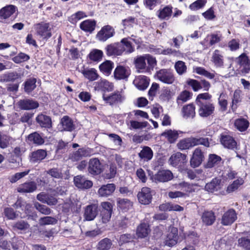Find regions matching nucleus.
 <instances>
[{
  "instance_id": "nucleus-1",
  "label": "nucleus",
  "mask_w": 250,
  "mask_h": 250,
  "mask_svg": "<svg viewBox=\"0 0 250 250\" xmlns=\"http://www.w3.org/2000/svg\"><path fill=\"white\" fill-rule=\"evenodd\" d=\"M199 145L208 147L209 143L208 139L205 138H188L180 140L177 143V146L180 150H185Z\"/></svg>"
},
{
  "instance_id": "nucleus-2",
  "label": "nucleus",
  "mask_w": 250,
  "mask_h": 250,
  "mask_svg": "<svg viewBox=\"0 0 250 250\" xmlns=\"http://www.w3.org/2000/svg\"><path fill=\"white\" fill-rule=\"evenodd\" d=\"M146 61L148 65L151 67L156 61L155 58L149 54L139 56L135 59V66L138 72H142L145 70L146 67Z\"/></svg>"
},
{
  "instance_id": "nucleus-3",
  "label": "nucleus",
  "mask_w": 250,
  "mask_h": 250,
  "mask_svg": "<svg viewBox=\"0 0 250 250\" xmlns=\"http://www.w3.org/2000/svg\"><path fill=\"white\" fill-rule=\"evenodd\" d=\"M238 67L237 71L243 74H248L250 71V59L245 53H242L234 60Z\"/></svg>"
},
{
  "instance_id": "nucleus-4",
  "label": "nucleus",
  "mask_w": 250,
  "mask_h": 250,
  "mask_svg": "<svg viewBox=\"0 0 250 250\" xmlns=\"http://www.w3.org/2000/svg\"><path fill=\"white\" fill-rule=\"evenodd\" d=\"M104 101L109 105H116L125 100V96L122 91H116L110 94H103Z\"/></svg>"
},
{
  "instance_id": "nucleus-5",
  "label": "nucleus",
  "mask_w": 250,
  "mask_h": 250,
  "mask_svg": "<svg viewBox=\"0 0 250 250\" xmlns=\"http://www.w3.org/2000/svg\"><path fill=\"white\" fill-rule=\"evenodd\" d=\"M34 28L36 31L37 35L42 39L47 40L51 36V28L48 23L41 22L35 24Z\"/></svg>"
},
{
  "instance_id": "nucleus-6",
  "label": "nucleus",
  "mask_w": 250,
  "mask_h": 250,
  "mask_svg": "<svg viewBox=\"0 0 250 250\" xmlns=\"http://www.w3.org/2000/svg\"><path fill=\"white\" fill-rule=\"evenodd\" d=\"M102 210L101 216L104 223H107L110 219L112 213L113 206L108 202H103L101 203Z\"/></svg>"
},
{
  "instance_id": "nucleus-7",
  "label": "nucleus",
  "mask_w": 250,
  "mask_h": 250,
  "mask_svg": "<svg viewBox=\"0 0 250 250\" xmlns=\"http://www.w3.org/2000/svg\"><path fill=\"white\" fill-rule=\"evenodd\" d=\"M115 34L114 29L110 25L103 26L98 32L96 38L99 41L105 42L109 38L113 37Z\"/></svg>"
},
{
  "instance_id": "nucleus-8",
  "label": "nucleus",
  "mask_w": 250,
  "mask_h": 250,
  "mask_svg": "<svg viewBox=\"0 0 250 250\" xmlns=\"http://www.w3.org/2000/svg\"><path fill=\"white\" fill-rule=\"evenodd\" d=\"M199 115L202 117H207L212 115L215 109L214 105L211 103H201L197 104Z\"/></svg>"
},
{
  "instance_id": "nucleus-9",
  "label": "nucleus",
  "mask_w": 250,
  "mask_h": 250,
  "mask_svg": "<svg viewBox=\"0 0 250 250\" xmlns=\"http://www.w3.org/2000/svg\"><path fill=\"white\" fill-rule=\"evenodd\" d=\"M178 238L177 228L174 227H170L164 243L166 246L172 247L177 243Z\"/></svg>"
},
{
  "instance_id": "nucleus-10",
  "label": "nucleus",
  "mask_w": 250,
  "mask_h": 250,
  "mask_svg": "<svg viewBox=\"0 0 250 250\" xmlns=\"http://www.w3.org/2000/svg\"><path fill=\"white\" fill-rule=\"evenodd\" d=\"M139 202L144 205H148L152 200L150 189L147 187L143 188L137 195Z\"/></svg>"
},
{
  "instance_id": "nucleus-11",
  "label": "nucleus",
  "mask_w": 250,
  "mask_h": 250,
  "mask_svg": "<svg viewBox=\"0 0 250 250\" xmlns=\"http://www.w3.org/2000/svg\"><path fill=\"white\" fill-rule=\"evenodd\" d=\"M187 161L186 155L179 152L173 154L168 160L169 165L174 167L181 166Z\"/></svg>"
},
{
  "instance_id": "nucleus-12",
  "label": "nucleus",
  "mask_w": 250,
  "mask_h": 250,
  "mask_svg": "<svg viewBox=\"0 0 250 250\" xmlns=\"http://www.w3.org/2000/svg\"><path fill=\"white\" fill-rule=\"evenodd\" d=\"M157 78L162 82L171 84L174 81V77L172 72L168 69H162L157 72Z\"/></svg>"
},
{
  "instance_id": "nucleus-13",
  "label": "nucleus",
  "mask_w": 250,
  "mask_h": 250,
  "mask_svg": "<svg viewBox=\"0 0 250 250\" xmlns=\"http://www.w3.org/2000/svg\"><path fill=\"white\" fill-rule=\"evenodd\" d=\"M103 170V167L97 158L90 160L88 166V171L93 175L100 174Z\"/></svg>"
},
{
  "instance_id": "nucleus-14",
  "label": "nucleus",
  "mask_w": 250,
  "mask_h": 250,
  "mask_svg": "<svg viewBox=\"0 0 250 250\" xmlns=\"http://www.w3.org/2000/svg\"><path fill=\"white\" fill-rule=\"evenodd\" d=\"M237 219L235 211L230 209L225 212L222 216L221 224L224 226H229L232 224Z\"/></svg>"
},
{
  "instance_id": "nucleus-15",
  "label": "nucleus",
  "mask_w": 250,
  "mask_h": 250,
  "mask_svg": "<svg viewBox=\"0 0 250 250\" xmlns=\"http://www.w3.org/2000/svg\"><path fill=\"white\" fill-rule=\"evenodd\" d=\"M16 7L13 5H8L0 9V21L5 22L16 11Z\"/></svg>"
},
{
  "instance_id": "nucleus-16",
  "label": "nucleus",
  "mask_w": 250,
  "mask_h": 250,
  "mask_svg": "<svg viewBox=\"0 0 250 250\" xmlns=\"http://www.w3.org/2000/svg\"><path fill=\"white\" fill-rule=\"evenodd\" d=\"M204 155L201 150L199 148H196L190 159V165L192 167H199L204 160Z\"/></svg>"
},
{
  "instance_id": "nucleus-17",
  "label": "nucleus",
  "mask_w": 250,
  "mask_h": 250,
  "mask_svg": "<svg viewBox=\"0 0 250 250\" xmlns=\"http://www.w3.org/2000/svg\"><path fill=\"white\" fill-rule=\"evenodd\" d=\"M14 207L16 209L21 208L22 210H23L24 208L25 213L27 216H29V218H30L32 220H35L37 217L36 214H31L32 206L29 204H26L24 202L22 203L21 201L18 200L14 205Z\"/></svg>"
},
{
  "instance_id": "nucleus-18",
  "label": "nucleus",
  "mask_w": 250,
  "mask_h": 250,
  "mask_svg": "<svg viewBox=\"0 0 250 250\" xmlns=\"http://www.w3.org/2000/svg\"><path fill=\"white\" fill-rule=\"evenodd\" d=\"M74 182L75 185L79 188L87 189L92 187L93 183L92 181L87 180L83 176L78 175L74 177Z\"/></svg>"
},
{
  "instance_id": "nucleus-19",
  "label": "nucleus",
  "mask_w": 250,
  "mask_h": 250,
  "mask_svg": "<svg viewBox=\"0 0 250 250\" xmlns=\"http://www.w3.org/2000/svg\"><path fill=\"white\" fill-rule=\"evenodd\" d=\"M115 188L116 187L114 184L103 185L98 189L97 194L100 197H107L114 192Z\"/></svg>"
},
{
  "instance_id": "nucleus-20",
  "label": "nucleus",
  "mask_w": 250,
  "mask_h": 250,
  "mask_svg": "<svg viewBox=\"0 0 250 250\" xmlns=\"http://www.w3.org/2000/svg\"><path fill=\"white\" fill-rule=\"evenodd\" d=\"M98 214V205L92 204L87 206L84 211V217L87 221H92L94 219Z\"/></svg>"
},
{
  "instance_id": "nucleus-21",
  "label": "nucleus",
  "mask_w": 250,
  "mask_h": 250,
  "mask_svg": "<svg viewBox=\"0 0 250 250\" xmlns=\"http://www.w3.org/2000/svg\"><path fill=\"white\" fill-rule=\"evenodd\" d=\"M92 150L89 148H82L74 152L71 156V159L74 161H77L83 157L90 156Z\"/></svg>"
},
{
  "instance_id": "nucleus-22",
  "label": "nucleus",
  "mask_w": 250,
  "mask_h": 250,
  "mask_svg": "<svg viewBox=\"0 0 250 250\" xmlns=\"http://www.w3.org/2000/svg\"><path fill=\"white\" fill-rule=\"evenodd\" d=\"M37 123L42 127L50 128L52 127L51 118L46 115L40 114L36 118Z\"/></svg>"
},
{
  "instance_id": "nucleus-23",
  "label": "nucleus",
  "mask_w": 250,
  "mask_h": 250,
  "mask_svg": "<svg viewBox=\"0 0 250 250\" xmlns=\"http://www.w3.org/2000/svg\"><path fill=\"white\" fill-rule=\"evenodd\" d=\"M220 141L221 144L226 148L233 149L236 146V142L233 137L228 135H222Z\"/></svg>"
},
{
  "instance_id": "nucleus-24",
  "label": "nucleus",
  "mask_w": 250,
  "mask_h": 250,
  "mask_svg": "<svg viewBox=\"0 0 250 250\" xmlns=\"http://www.w3.org/2000/svg\"><path fill=\"white\" fill-rule=\"evenodd\" d=\"M37 185L34 182H26L19 186L17 191L20 193H31L36 190Z\"/></svg>"
},
{
  "instance_id": "nucleus-25",
  "label": "nucleus",
  "mask_w": 250,
  "mask_h": 250,
  "mask_svg": "<svg viewBox=\"0 0 250 250\" xmlns=\"http://www.w3.org/2000/svg\"><path fill=\"white\" fill-rule=\"evenodd\" d=\"M130 75V70L128 68L123 66H117L114 72V77L117 80L125 79Z\"/></svg>"
},
{
  "instance_id": "nucleus-26",
  "label": "nucleus",
  "mask_w": 250,
  "mask_h": 250,
  "mask_svg": "<svg viewBox=\"0 0 250 250\" xmlns=\"http://www.w3.org/2000/svg\"><path fill=\"white\" fill-rule=\"evenodd\" d=\"M19 105L21 109L31 110L37 108L39 106V104L33 100L25 99L20 101Z\"/></svg>"
},
{
  "instance_id": "nucleus-27",
  "label": "nucleus",
  "mask_w": 250,
  "mask_h": 250,
  "mask_svg": "<svg viewBox=\"0 0 250 250\" xmlns=\"http://www.w3.org/2000/svg\"><path fill=\"white\" fill-rule=\"evenodd\" d=\"M37 199L39 201L46 203L49 206L55 205L57 203L56 198L43 192L38 194L37 196Z\"/></svg>"
},
{
  "instance_id": "nucleus-28",
  "label": "nucleus",
  "mask_w": 250,
  "mask_h": 250,
  "mask_svg": "<svg viewBox=\"0 0 250 250\" xmlns=\"http://www.w3.org/2000/svg\"><path fill=\"white\" fill-rule=\"evenodd\" d=\"M133 83L139 90H144L148 87L149 82L146 76H139L135 79Z\"/></svg>"
},
{
  "instance_id": "nucleus-29",
  "label": "nucleus",
  "mask_w": 250,
  "mask_h": 250,
  "mask_svg": "<svg viewBox=\"0 0 250 250\" xmlns=\"http://www.w3.org/2000/svg\"><path fill=\"white\" fill-rule=\"evenodd\" d=\"M150 231L148 224L142 223L137 228L136 235L139 238H145L148 236Z\"/></svg>"
},
{
  "instance_id": "nucleus-30",
  "label": "nucleus",
  "mask_w": 250,
  "mask_h": 250,
  "mask_svg": "<svg viewBox=\"0 0 250 250\" xmlns=\"http://www.w3.org/2000/svg\"><path fill=\"white\" fill-rule=\"evenodd\" d=\"M182 133L180 131L175 130H167L161 134V136L165 137L170 143H174L179 137V134Z\"/></svg>"
},
{
  "instance_id": "nucleus-31",
  "label": "nucleus",
  "mask_w": 250,
  "mask_h": 250,
  "mask_svg": "<svg viewBox=\"0 0 250 250\" xmlns=\"http://www.w3.org/2000/svg\"><path fill=\"white\" fill-rule=\"evenodd\" d=\"M61 124L62 126V130L71 131L75 128L73 121L68 116H64L61 119Z\"/></svg>"
},
{
  "instance_id": "nucleus-32",
  "label": "nucleus",
  "mask_w": 250,
  "mask_h": 250,
  "mask_svg": "<svg viewBox=\"0 0 250 250\" xmlns=\"http://www.w3.org/2000/svg\"><path fill=\"white\" fill-rule=\"evenodd\" d=\"M211 61L217 67H223L224 66V57L219 50H215L212 53Z\"/></svg>"
},
{
  "instance_id": "nucleus-33",
  "label": "nucleus",
  "mask_w": 250,
  "mask_h": 250,
  "mask_svg": "<svg viewBox=\"0 0 250 250\" xmlns=\"http://www.w3.org/2000/svg\"><path fill=\"white\" fill-rule=\"evenodd\" d=\"M222 188L221 180L217 178L213 179L211 181L206 184V189L210 192L217 191Z\"/></svg>"
},
{
  "instance_id": "nucleus-34",
  "label": "nucleus",
  "mask_w": 250,
  "mask_h": 250,
  "mask_svg": "<svg viewBox=\"0 0 250 250\" xmlns=\"http://www.w3.org/2000/svg\"><path fill=\"white\" fill-rule=\"evenodd\" d=\"M107 54L108 55H120L124 52L123 47L118 43L110 44L106 48Z\"/></svg>"
},
{
  "instance_id": "nucleus-35",
  "label": "nucleus",
  "mask_w": 250,
  "mask_h": 250,
  "mask_svg": "<svg viewBox=\"0 0 250 250\" xmlns=\"http://www.w3.org/2000/svg\"><path fill=\"white\" fill-rule=\"evenodd\" d=\"M83 76L90 81H94L97 80L99 75L97 71L94 68L84 69L81 71Z\"/></svg>"
},
{
  "instance_id": "nucleus-36",
  "label": "nucleus",
  "mask_w": 250,
  "mask_h": 250,
  "mask_svg": "<svg viewBox=\"0 0 250 250\" xmlns=\"http://www.w3.org/2000/svg\"><path fill=\"white\" fill-rule=\"evenodd\" d=\"M21 78V75L16 72H11L0 76V82H14Z\"/></svg>"
},
{
  "instance_id": "nucleus-37",
  "label": "nucleus",
  "mask_w": 250,
  "mask_h": 250,
  "mask_svg": "<svg viewBox=\"0 0 250 250\" xmlns=\"http://www.w3.org/2000/svg\"><path fill=\"white\" fill-rule=\"evenodd\" d=\"M117 205L118 208L123 211H126L129 210L133 206L132 202L127 199H117Z\"/></svg>"
},
{
  "instance_id": "nucleus-38",
  "label": "nucleus",
  "mask_w": 250,
  "mask_h": 250,
  "mask_svg": "<svg viewBox=\"0 0 250 250\" xmlns=\"http://www.w3.org/2000/svg\"><path fill=\"white\" fill-rule=\"evenodd\" d=\"M172 173L168 170H159L157 173V181L166 182L173 178Z\"/></svg>"
},
{
  "instance_id": "nucleus-39",
  "label": "nucleus",
  "mask_w": 250,
  "mask_h": 250,
  "mask_svg": "<svg viewBox=\"0 0 250 250\" xmlns=\"http://www.w3.org/2000/svg\"><path fill=\"white\" fill-rule=\"evenodd\" d=\"M27 141L37 145H42L44 143V139L37 132L30 134L27 137Z\"/></svg>"
},
{
  "instance_id": "nucleus-40",
  "label": "nucleus",
  "mask_w": 250,
  "mask_h": 250,
  "mask_svg": "<svg viewBox=\"0 0 250 250\" xmlns=\"http://www.w3.org/2000/svg\"><path fill=\"white\" fill-rule=\"evenodd\" d=\"M195 107L193 104L184 106L182 109L183 116L185 118H193L195 115Z\"/></svg>"
},
{
  "instance_id": "nucleus-41",
  "label": "nucleus",
  "mask_w": 250,
  "mask_h": 250,
  "mask_svg": "<svg viewBox=\"0 0 250 250\" xmlns=\"http://www.w3.org/2000/svg\"><path fill=\"white\" fill-rule=\"evenodd\" d=\"M249 122L246 119L240 118L235 120L234 122L235 127L240 131H245L249 126Z\"/></svg>"
},
{
  "instance_id": "nucleus-42",
  "label": "nucleus",
  "mask_w": 250,
  "mask_h": 250,
  "mask_svg": "<svg viewBox=\"0 0 250 250\" xmlns=\"http://www.w3.org/2000/svg\"><path fill=\"white\" fill-rule=\"evenodd\" d=\"M202 219L206 225H212L215 220L214 213L212 211H205L202 216Z\"/></svg>"
},
{
  "instance_id": "nucleus-43",
  "label": "nucleus",
  "mask_w": 250,
  "mask_h": 250,
  "mask_svg": "<svg viewBox=\"0 0 250 250\" xmlns=\"http://www.w3.org/2000/svg\"><path fill=\"white\" fill-rule=\"evenodd\" d=\"M47 155L45 150L43 149H39L32 153L31 156V161L32 162H40L44 159Z\"/></svg>"
},
{
  "instance_id": "nucleus-44",
  "label": "nucleus",
  "mask_w": 250,
  "mask_h": 250,
  "mask_svg": "<svg viewBox=\"0 0 250 250\" xmlns=\"http://www.w3.org/2000/svg\"><path fill=\"white\" fill-rule=\"evenodd\" d=\"M113 68V63L110 61H106L99 65L100 71L106 76H108L111 74Z\"/></svg>"
},
{
  "instance_id": "nucleus-45",
  "label": "nucleus",
  "mask_w": 250,
  "mask_h": 250,
  "mask_svg": "<svg viewBox=\"0 0 250 250\" xmlns=\"http://www.w3.org/2000/svg\"><path fill=\"white\" fill-rule=\"evenodd\" d=\"M95 88L103 91H111L113 88L112 83L105 80H101L96 83Z\"/></svg>"
},
{
  "instance_id": "nucleus-46",
  "label": "nucleus",
  "mask_w": 250,
  "mask_h": 250,
  "mask_svg": "<svg viewBox=\"0 0 250 250\" xmlns=\"http://www.w3.org/2000/svg\"><path fill=\"white\" fill-rule=\"evenodd\" d=\"M96 22L92 20H85L80 24V28L85 32H92L95 28Z\"/></svg>"
},
{
  "instance_id": "nucleus-47",
  "label": "nucleus",
  "mask_w": 250,
  "mask_h": 250,
  "mask_svg": "<svg viewBox=\"0 0 250 250\" xmlns=\"http://www.w3.org/2000/svg\"><path fill=\"white\" fill-rule=\"evenodd\" d=\"M241 91L239 89H236L234 91L232 99L231 108L233 111H234L237 107V104L241 102Z\"/></svg>"
},
{
  "instance_id": "nucleus-48",
  "label": "nucleus",
  "mask_w": 250,
  "mask_h": 250,
  "mask_svg": "<svg viewBox=\"0 0 250 250\" xmlns=\"http://www.w3.org/2000/svg\"><path fill=\"white\" fill-rule=\"evenodd\" d=\"M103 56L102 51L95 49H93L89 54V58L90 60L93 62H100L101 61Z\"/></svg>"
},
{
  "instance_id": "nucleus-49",
  "label": "nucleus",
  "mask_w": 250,
  "mask_h": 250,
  "mask_svg": "<svg viewBox=\"0 0 250 250\" xmlns=\"http://www.w3.org/2000/svg\"><path fill=\"white\" fill-rule=\"evenodd\" d=\"M139 156L145 161H148L152 158L153 152L150 148L146 146L139 153Z\"/></svg>"
},
{
  "instance_id": "nucleus-50",
  "label": "nucleus",
  "mask_w": 250,
  "mask_h": 250,
  "mask_svg": "<svg viewBox=\"0 0 250 250\" xmlns=\"http://www.w3.org/2000/svg\"><path fill=\"white\" fill-rule=\"evenodd\" d=\"M244 183L243 178H239L234 181L233 183L230 184L227 188V191L228 193H231L237 190Z\"/></svg>"
},
{
  "instance_id": "nucleus-51",
  "label": "nucleus",
  "mask_w": 250,
  "mask_h": 250,
  "mask_svg": "<svg viewBox=\"0 0 250 250\" xmlns=\"http://www.w3.org/2000/svg\"><path fill=\"white\" fill-rule=\"evenodd\" d=\"M221 161V158L216 154H210L208 162L206 165L207 167L211 168L217 165Z\"/></svg>"
},
{
  "instance_id": "nucleus-52",
  "label": "nucleus",
  "mask_w": 250,
  "mask_h": 250,
  "mask_svg": "<svg viewBox=\"0 0 250 250\" xmlns=\"http://www.w3.org/2000/svg\"><path fill=\"white\" fill-rule=\"evenodd\" d=\"M184 239L188 242L196 244L198 240V236L196 232L193 231H189L184 233Z\"/></svg>"
},
{
  "instance_id": "nucleus-53",
  "label": "nucleus",
  "mask_w": 250,
  "mask_h": 250,
  "mask_svg": "<svg viewBox=\"0 0 250 250\" xmlns=\"http://www.w3.org/2000/svg\"><path fill=\"white\" fill-rule=\"evenodd\" d=\"M86 17V14L83 11H78L72 14L68 21L73 24H76L79 21Z\"/></svg>"
},
{
  "instance_id": "nucleus-54",
  "label": "nucleus",
  "mask_w": 250,
  "mask_h": 250,
  "mask_svg": "<svg viewBox=\"0 0 250 250\" xmlns=\"http://www.w3.org/2000/svg\"><path fill=\"white\" fill-rule=\"evenodd\" d=\"M36 79L31 78L28 79L24 83V89L26 92L30 93L33 90L36 86Z\"/></svg>"
},
{
  "instance_id": "nucleus-55",
  "label": "nucleus",
  "mask_w": 250,
  "mask_h": 250,
  "mask_svg": "<svg viewBox=\"0 0 250 250\" xmlns=\"http://www.w3.org/2000/svg\"><path fill=\"white\" fill-rule=\"evenodd\" d=\"M12 141V138L6 134L0 132V147L6 148Z\"/></svg>"
},
{
  "instance_id": "nucleus-56",
  "label": "nucleus",
  "mask_w": 250,
  "mask_h": 250,
  "mask_svg": "<svg viewBox=\"0 0 250 250\" xmlns=\"http://www.w3.org/2000/svg\"><path fill=\"white\" fill-rule=\"evenodd\" d=\"M172 8L169 6H166L160 11L159 18L163 20H168L171 16Z\"/></svg>"
},
{
  "instance_id": "nucleus-57",
  "label": "nucleus",
  "mask_w": 250,
  "mask_h": 250,
  "mask_svg": "<svg viewBox=\"0 0 250 250\" xmlns=\"http://www.w3.org/2000/svg\"><path fill=\"white\" fill-rule=\"evenodd\" d=\"M111 246V241L108 238H104L99 242L97 249L98 250H108Z\"/></svg>"
},
{
  "instance_id": "nucleus-58",
  "label": "nucleus",
  "mask_w": 250,
  "mask_h": 250,
  "mask_svg": "<svg viewBox=\"0 0 250 250\" xmlns=\"http://www.w3.org/2000/svg\"><path fill=\"white\" fill-rule=\"evenodd\" d=\"M123 47L124 52L126 51L128 53H131L133 51V48L132 47L130 42L128 41V38L123 39L121 42L119 43Z\"/></svg>"
},
{
  "instance_id": "nucleus-59",
  "label": "nucleus",
  "mask_w": 250,
  "mask_h": 250,
  "mask_svg": "<svg viewBox=\"0 0 250 250\" xmlns=\"http://www.w3.org/2000/svg\"><path fill=\"white\" fill-rule=\"evenodd\" d=\"M193 185H190L187 182H183L175 185V188L181 189L187 192H192L194 190L193 189Z\"/></svg>"
},
{
  "instance_id": "nucleus-60",
  "label": "nucleus",
  "mask_w": 250,
  "mask_h": 250,
  "mask_svg": "<svg viewBox=\"0 0 250 250\" xmlns=\"http://www.w3.org/2000/svg\"><path fill=\"white\" fill-rule=\"evenodd\" d=\"M238 246L246 250H250V239L246 237H240L238 240Z\"/></svg>"
},
{
  "instance_id": "nucleus-61",
  "label": "nucleus",
  "mask_w": 250,
  "mask_h": 250,
  "mask_svg": "<svg viewBox=\"0 0 250 250\" xmlns=\"http://www.w3.org/2000/svg\"><path fill=\"white\" fill-rule=\"evenodd\" d=\"M175 69L179 75H182L187 71V66L185 63L181 61L177 62L174 65Z\"/></svg>"
},
{
  "instance_id": "nucleus-62",
  "label": "nucleus",
  "mask_w": 250,
  "mask_h": 250,
  "mask_svg": "<svg viewBox=\"0 0 250 250\" xmlns=\"http://www.w3.org/2000/svg\"><path fill=\"white\" fill-rule=\"evenodd\" d=\"M30 170H27L21 172H18L12 175L9 178L10 182L12 183H16L17 181L27 175Z\"/></svg>"
},
{
  "instance_id": "nucleus-63",
  "label": "nucleus",
  "mask_w": 250,
  "mask_h": 250,
  "mask_svg": "<svg viewBox=\"0 0 250 250\" xmlns=\"http://www.w3.org/2000/svg\"><path fill=\"white\" fill-rule=\"evenodd\" d=\"M137 20L132 17H129L123 20L122 23L125 28L132 27L137 24Z\"/></svg>"
},
{
  "instance_id": "nucleus-64",
  "label": "nucleus",
  "mask_w": 250,
  "mask_h": 250,
  "mask_svg": "<svg viewBox=\"0 0 250 250\" xmlns=\"http://www.w3.org/2000/svg\"><path fill=\"white\" fill-rule=\"evenodd\" d=\"M159 98L163 101H168L172 96V93L168 88H164L160 92Z\"/></svg>"
}]
</instances>
